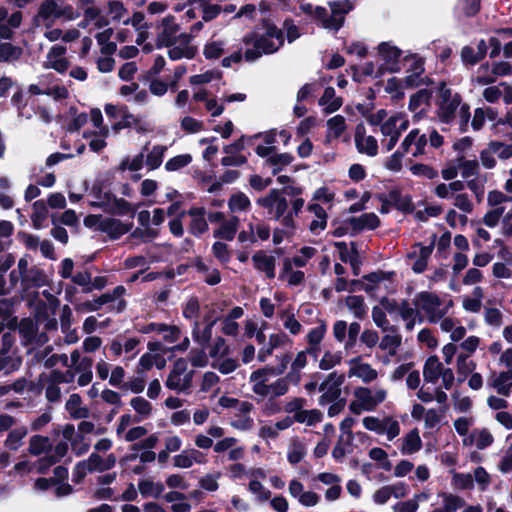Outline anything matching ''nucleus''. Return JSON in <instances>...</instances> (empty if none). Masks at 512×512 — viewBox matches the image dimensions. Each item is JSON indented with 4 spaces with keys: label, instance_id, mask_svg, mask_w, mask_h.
<instances>
[{
    "label": "nucleus",
    "instance_id": "37998d69",
    "mask_svg": "<svg viewBox=\"0 0 512 512\" xmlns=\"http://www.w3.org/2000/svg\"><path fill=\"white\" fill-rule=\"evenodd\" d=\"M75 373L72 370L62 372L60 370H52L50 373L49 381L53 384L71 383L74 381Z\"/></svg>",
    "mask_w": 512,
    "mask_h": 512
},
{
    "label": "nucleus",
    "instance_id": "f03ea898",
    "mask_svg": "<svg viewBox=\"0 0 512 512\" xmlns=\"http://www.w3.org/2000/svg\"><path fill=\"white\" fill-rule=\"evenodd\" d=\"M413 303L415 306L421 307V309L429 316V321L432 323L443 318L447 313L445 309H438L442 303L441 299L438 295L432 292H419L413 300Z\"/></svg>",
    "mask_w": 512,
    "mask_h": 512
},
{
    "label": "nucleus",
    "instance_id": "a211bd4d",
    "mask_svg": "<svg viewBox=\"0 0 512 512\" xmlns=\"http://www.w3.org/2000/svg\"><path fill=\"white\" fill-rule=\"evenodd\" d=\"M439 496L443 498L444 505L442 508L433 509L431 512H456L465 506V500L451 493L441 492Z\"/></svg>",
    "mask_w": 512,
    "mask_h": 512
},
{
    "label": "nucleus",
    "instance_id": "39448f33",
    "mask_svg": "<svg viewBox=\"0 0 512 512\" xmlns=\"http://www.w3.org/2000/svg\"><path fill=\"white\" fill-rule=\"evenodd\" d=\"M133 227V223H123L116 218H105L99 223V230L106 233L111 240H117L128 233Z\"/></svg>",
    "mask_w": 512,
    "mask_h": 512
},
{
    "label": "nucleus",
    "instance_id": "0e129e2a",
    "mask_svg": "<svg viewBox=\"0 0 512 512\" xmlns=\"http://www.w3.org/2000/svg\"><path fill=\"white\" fill-rule=\"evenodd\" d=\"M137 72V65L135 62H126L124 63L119 71L118 76L123 81H131Z\"/></svg>",
    "mask_w": 512,
    "mask_h": 512
},
{
    "label": "nucleus",
    "instance_id": "603ef678",
    "mask_svg": "<svg viewBox=\"0 0 512 512\" xmlns=\"http://www.w3.org/2000/svg\"><path fill=\"white\" fill-rule=\"evenodd\" d=\"M404 116L405 115L403 113L398 112L389 117L385 122L381 124L382 134L388 136L394 132H397L396 124L400 119L404 118Z\"/></svg>",
    "mask_w": 512,
    "mask_h": 512
},
{
    "label": "nucleus",
    "instance_id": "ea45409f",
    "mask_svg": "<svg viewBox=\"0 0 512 512\" xmlns=\"http://www.w3.org/2000/svg\"><path fill=\"white\" fill-rule=\"evenodd\" d=\"M410 171L412 172V174H414L416 176H423L430 180H432L438 176V171L436 169H434L430 165L422 164V163L413 164L410 167Z\"/></svg>",
    "mask_w": 512,
    "mask_h": 512
},
{
    "label": "nucleus",
    "instance_id": "0eeeda50",
    "mask_svg": "<svg viewBox=\"0 0 512 512\" xmlns=\"http://www.w3.org/2000/svg\"><path fill=\"white\" fill-rule=\"evenodd\" d=\"M346 223L350 224L352 227L351 236H355L364 229H377L381 221L375 213L370 212L364 213L359 217H350L346 220Z\"/></svg>",
    "mask_w": 512,
    "mask_h": 512
},
{
    "label": "nucleus",
    "instance_id": "e2e57ef3",
    "mask_svg": "<svg viewBox=\"0 0 512 512\" xmlns=\"http://www.w3.org/2000/svg\"><path fill=\"white\" fill-rule=\"evenodd\" d=\"M461 60L464 65L470 66H474L481 61L474 49L468 45L464 46L461 50Z\"/></svg>",
    "mask_w": 512,
    "mask_h": 512
},
{
    "label": "nucleus",
    "instance_id": "5701e85b",
    "mask_svg": "<svg viewBox=\"0 0 512 512\" xmlns=\"http://www.w3.org/2000/svg\"><path fill=\"white\" fill-rule=\"evenodd\" d=\"M347 307L353 311L354 316L360 320L364 319L367 315V306L364 298L361 295L347 296L345 299Z\"/></svg>",
    "mask_w": 512,
    "mask_h": 512
},
{
    "label": "nucleus",
    "instance_id": "412c9836",
    "mask_svg": "<svg viewBox=\"0 0 512 512\" xmlns=\"http://www.w3.org/2000/svg\"><path fill=\"white\" fill-rule=\"evenodd\" d=\"M305 201L303 198H295L291 201V210L286 211L284 216L281 219V224L288 229L295 230L296 223L294 221V217L298 216L304 207Z\"/></svg>",
    "mask_w": 512,
    "mask_h": 512
},
{
    "label": "nucleus",
    "instance_id": "2eb2a0df",
    "mask_svg": "<svg viewBox=\"0 0 512 512\" xmlns=\"http://www.w3.org/2000/svg\"><path fill=\"white\" fill-rule=\"evenodd\" d=\"M443 370V364L436 355L429 356L423 367V377L425 382L436 383Z\"/></svg>",
    "mask_w": 512,
    "mask_h": 512
},
{
    "label": "nucleus",
    "instance_id": "7c9ffc66",
    "mask_svg": "<svg viewBox=\"0 0 512 512\" xmlns=\"http://www.w3.org/2000/svg\"><path fill=\"white\" fill-rule=\"evenodd\" d=\"M165 150V146L156 145L153 147L152 151L146 157V165L150 170H155L160 167L163 162Z\"/></svg>",
    "mask_w": 512,
    "mask_h": 512
},
{
    "label": "nucleus",
    "instance_id": "bf43d9fd",
    "mask_svg": "<svg viewBox=\"0 0 512 512\" xmlns=\"http://www.w3.org/2000/svg\"><path fill=\"white\" fill-rule=\"evenodd\" d=\"M236 233L237 231L224 221L218 229L214 230L213 236L215 238L232 241Z\"/></svg>",
    "mask_w": 512,
    "mask_h": 512
},
{
    "label": "nucleus",
    "instance_id": "2f4dec72",
    "mask_svg": "<svg viewBox=\"0 0 512 512\" xmlns=\"http://www.w3.org/2000/svg\"><path fill=\"white\" fill-rule=\"evenodd\" d=\"M26 434L27 429L25 427L11 430L5 440V446L10 450H17L20 446L21 440L26 436Z\"/></svg>",
    "mask_w": 512,
    "mask_h": 512
},
{
    "label": "nucleus",
    "instance_id": "4be33fe9",
    "mask_svg": "<svg viewBox=\"0 0 512 512\" xmlns=\"http://www.w3.org/2000/svg\"><path fill=\"white\" fill-rule=\"evenodd\" d=\"M476 363L473 360L468 361V355L460 354L457 357V382L463 383L467 377L474 373Z\"/></svg>",
    "mask_w": 512,
    "mask_h": 512
},
{
    "label": "nucleus",
    "instance_id": "6e6552de",
    "mask_svg": "<svg viewBox=\"0 0 512 512\" xmlns=\"http://www.w3.org/2000/svg\"><path fill=\"white\" fill-rule=\"evenodd\" d=\"M378 52L386 64L389 65L388 72L397 73L400 71V57L402 51L390 45L388 42H382L378 45Z\"/></svg>",
    "mask_w": 512,
    "mask_h": 512
},
{
    "label": "nucleus",
    "instance_id": "69168bd1",
    "mask_svg": "<svg viewBox=\"0 0 512 512\" xmlns=\"http://www.w3.org/2000/svg\"><path fill=\"white\" fill-rule=\"evenodd\" d=\"M212 251L214 257H216L221 262H228L230 255L228 251V246L224 242L217 241L212 245Z\"/></svg>",
    "mask_w": 512,
    "mask_h": 512
},
{
    "label": "nucleus",
    "instance_id": "5fc2aeb1",
    "mask_svg": "<svg viewBox=\"0 0 512 512\" xmlns=\"http://www.w3.org/2000/svg\"><path fill=\"white\" fill-rule=\"evenodd\" d=\"M58 462H59L58 457H56L54 455H47V456L41 457L37 461L36 471H37V473L42 474V475L47 474L49 472L50 468L52 466H54L55 464H57Z\"/></svg>",
    "mask_w": 512,
    "mask_h": 512
},
{
    "label": "nucleus",
    "instance_id": "774afa93",
    "mask_svg": "<svg viewBox=\"0 0 512 512\" xmlns=\"http://www.w3.org/2000/svg\"><path fill=\"white\" fill-rule=\"evenodd\" d=\"M418 507V501L416 499H411L407 501L397 502L393 506V509L395 512H416Z\"/></svg>",
    "mask_w": 512,
    "mask_h": 512
},
{
    "label": "nucleus",
    "instance_id": "680f3d73",
    "mask_svg": "<svg viewBox=\"0 0 512 512\" xmlns=\"http://www.w3.org/2000/svg\"><path fill=\"white\" fill-rule=\"evenodd\" d=\"M229 351H230L229 347L225 346V339L221 336H218L209 351V355L212 358H216L219 355H221V356L228 355Z\"/></svg>",
    "mask_w": 512,
    "mask_h": 512
},
{
    "label": "nucleus",
    "instance_id": "c9c22d12",
    "mask_svg": "<svg viewBox=\"0 0 512 512\" xmlns=\"http://www.w3.org/2000/svg\"><path fill=\"white\" fill-rule=\"evenodd\" d=\"M224 54L223 43L221 41H212L205 44L203 55L208 60L220 58Z\"/></svg>",
    "mask_w": 512,
    "mask_h": 512
},
{
    "label": "nucleus",
    "instance_id": "052dcab7",
    "mask_svg": "<svg viewBox=\"0 0 512 512\" xmlns=\"http://www.w3.org/2000/svg\"><path fill=\"white\" fill-rule=\"evenodd\" d=\"M203 127V122L191 116H185L181 120V128L188 133H197Z\"/></svg>",
    "mask_w": 512,
    "mask_h": 512
},
{
    "label": "nucleus",
    "instance_id": "393cba45",
    "mask_svg": "<svg viewBox=\"0 0 512 512\" xmlns=\"http://www.w3.org/2000/svg\"><path fill=\"white\" fill-rule=\"evenodd\" d=\"M33 213L31 215V220L33 227L35 229H40L42 227L43 221L47 218L48 209L44 200H37L33 203Z\"/></svg>",
    "mask_w": 512,
    "mask_h": 512
},
{
    "label": "nucleus",
    "instance_id": "20e7f679",
    "mask_svg": "<svg viewBox=\"0 0 512 512\" xmlns=\"http://www.w3.org/2000/svg\"><path fill=\"white\" fill-rule=\"evenodd\" d=\"M91 205L93 207L103 208L106 213L111 215H129L131 218H134L136 214V209L124 198L113 197V203L111 204H107L105 202H93Z\"/></svg>",
    "mask_w": 512,
    "mask_h": 512
},
{
    "label": "nucleus",
    "instance_id": "f8f14e48",
    "mask_svg": "<svg viewBox=\"0 0 512 512\" xmlns=\"http://www.w3.org/2000/svg\"><path fill=\"white\" fill-rule=\"evenodd\" d=\"M252 261L256 270L264 272L268 279L275 277V258L268 256L264 251L259 250L252 256Z\"/></svg>",
    "mask_w": 512,
    "mask_h": 512
},
{
    "label": "nucleus",
    "instance_id": "a18cd8bd",
    "mask_svg": "<svg viewBox=\"0 0 512 512\" xmlns=\"http://www.w3.org/2000/svg\"><path fill=\"white\" fill-rule=\"evenodd\" d=\"M125 110L123 112L122 120L115 123L112 128L115 132H119L122 129L125 128H131L133 124L140 123V119L136 118L133 114H131L127 107H124Z\"/></svg>",
    "mask_w": 512,
    "mask_h": 512
},
{
    "label": "nucleus",
    "instance_id": "cd10ccee",
    "mask_svg": "<svg viewBox=\"0 0 512 512\" xmlns=\"http://www.w3.org/2000/svg\"><path fill=\"white\" fill-rule=\"evenodd\" d=\"M24 282L30 283L32 287L40 288L47 284V276L42 269L32 267L23 279Z\"/></svg>",
    "mask_w": 512,
    "mask_h": 512
},
{
    "label": "nucleus",
    "instance_id": "72a5a7b5",
    "mask_svg": "<svg viewBox=\"0 0 512 512\" xmlns=\"http://www.w3.org/2000/svg\"><path fill=\"white\" fill-rule=\"evenodd\" d=\"M354 396L358 401L364 405L365 411H373V396L371 390L367 387H357L354 391Z\"/></svg>",
    "mask_w": 512,
    "mask_h": 512
},
{
    "label": "nucleus",
    "instance_id": "473e14b6",
    "mask_svg": "<svg viewBox=\"0 0 512 512\" xmlns=\"http://www.w3.org/2000/svg\"><path fill=\"white\" fill-rule=\"evenodd\" d=\"M192 162V156L190 154H181L170 158L166 164L165 169L167 171H177L186 166H188Z\"/></svg>",
    "mask_w": 512,
    "mask_h": 512
},
{
    "label": "nucleus",
    "instance_id": "f257e3e1",
    "mask_svg": "<svg viewBox=\"0 0 512 512\" xmlns=\"http://www.w3.org/2000/svg\"><path fill=\"white\" fill-rule=\"evenodd\" d=\"M245 45H252V49H247L244 58L247 62H253L260 58L263 54H273L281 46L276 45L271 38L264 35H258L256 32H249L243 37Z\"/></svg>",
    "mask_w": 512,
    "mask_h": 512
},
{
    "label": "nucleus",
    "instance_id": "c03bdc74",
    "mask_svg": "<svg viewBox=\"0 0 512 512\" xmlns=\"http://www.w3.org/2000/svg\"><path fill=\"white\" fill-rule=\"evenodd\" d=\"M126 293V288L123 285L116 286L111 292H106L98 297L99 305H105L114 302L116 299L122 297Z\"/></svg>",
    "mask_w": 512,
    "mask_h": 512
},
{
    "label": "nucleus",
    "instance_id": "3c124183",
    "mask_svg": "<svg viewBox=\"0 0 512 512\" xmlns=\"http://www.w3.org/2000/svg\"><path fill=\"white\" fill-rule=\"evenodd\" d=\"M462 162L459 165L461 168V175L464 179H468L471 176L478 174L479 164L477 160H465L461 157Z\"/></svg>",
    "mask_w": 512,
    "mask_h": 512
},
{
    "label": "nucleus",
    "instance_id": "bb28decb",
    "mask_svg": "<svg viewBox=\"0 0 512 512\" xmlns=\"http://www.w3.org/2000/svg\"><path fill=\"white\" fill-rule=\"evenodd\" d=\"M223 77V72L219 69L207 70L202 74L192 75L189 78L191 85H201L210 83L212 80H220Z\"/></svg>",
    "mask_w": 512,
    "mask_h": 512
},
{
    "label": "nucleus",
    "instance_id": "aec40b11",
    "mask_svg": "<svg viewBox=\"0 0 512 512\" xmlns=\"http://www.w3.org/2000/svg\"><path fill=\"white\" fill-rule=\"evenodd\" d=\"M422 447V440L417 428L412 429L404 438L401 453L410 455L418 452Z\"/></svg>",
    "mask_w": 512,
    "mask_h": 512
},
{
    "label": "nucleus",
    "instance_id": "9b49d317",
    "mask_svg": "<svg viewBox=\"0 0 512 512\" xmlns=\"http://www.w3.org/2000/svg\"><path fill=\"white\" fill-rule=\"evenodd\" d=\"M361 356H357L350 360L353 366L348 372V376H357L365 383H370L377 378V371L373 369L368 363H360Z\"/></svg>",
    "mask_w": 512,
    "mask_h": 512
},
{
    "label": "nucleus",
    "instance_id": "c756f323",
    "mask_svg": "<svg viewBox=\"0 0 512 512\" xmlns=\"http://www.w3.org/2000/svg\"><path fill=\"white\" fill-rule=\"evenodd\" d=\"M262 27L265 29L264 36L276 39L279 42V46L284 45V33L281 29H279L269 18L262 19Z\"/></svg>",
    "mask_w": 512,
    "mask_h": 512
},
{
    "label": "nucleus",
    "instance_id": "79ce46f5",
    "mask_svg": "<svg viewBox=\"0 0 512 512\" xmlns=\"http://www.w3.org/2000/svg\"><path fill=\"white\" fill-rule=\"evenodd\" d=\"M130 405L133 409L142 416H148L152 412V405L149 401L141 396H136L131 399Z\"/></svg>",
    "mask_w": 512,
    "mask_h": 512
},
{
    "label": "nucleus",
    "instance_id": "58836bf2",
    "mask_svg": "<svg viewBox=\"0 0 512 512\" xmlns=\"http://www.w3.org/2000/svg\"><path fill=\"white\" fill-rule=\"evenodd\" d=\"M174 466L178 468H190L194 462L202 464L205 462V459L195 458L190 456V453L187 451H183L181 454L175 455L174 458Z\"/></svg>",
    "mask_w": 512,
    "mask_h": 512
},
{
    "label": "nucleus",
    "instance_id": "9d476101",
    "mask_svg": "<svg viewBox=\"0 0 512 512\" xmlns=\"http://www.w3.org/2000/svg\"><path fill=\"white\" fill-rule=\"evenodd\" d=\"M175 17L173 15H168L162 20V25L164 29L161 34L158 35L156 40V48L161 49L163 47H172L176 43L175 33L179 30L178 25H173L171 28H168V23L173 22Z\"/></svg>",
    "mask_w": 512,
    "mask_h": 512
},
{
    "label": "nucleus",
    "instance_id": "b1692460",
    "mask_svg": "<svg viewBox=\"0 0 512 512\" xmlns=\"http://www.w3.org/2000/svg\"><path fill=\"white\" fill-rule=\"evenodd\" d=\"M228 207L233 213L237 211H247L251 207V201L245 193L238 191L230 196Z\"/></svg>",
    "mask_w": 512,
    "mask_h": 512
},
{
    "label": "nucleus",
    "instance_id": "4c0bfd02",
    "mask_svg": "<svg viewBox=\"0 0 512 512\" xmlns=\"http://www.w3.org/2000/svg\"><path fill=\"white\" fill-rule=\"evenodd\" d=\"M183 317L191 320L198 318L200 315V303L197 296H192L188 299L187 303L182 310Z\"/></svg>",
    "mask_w": 512,
    "mask_h": 512
},
{
    "label": "nucleus",
    "instance_id": "c85d7f7f",
    "mask_svg": "<svg viewBox=\"0 0 512 512\" xmlns=\"http://www.w3.org/2000/svg\"><path fill=\"white\" fill-rule=\"evenodd\" d=\"M432 98V91L429 89H420L410 97L408 109L415 112L423 103L429 104Z\"/></svg>",
    "mask_w": 512,
    "mask_h": 512
},
{
    "label": "nucleus",
    "instance_id": "a19ab883",
    "mask_svg": "<svg viewBox=\"0 0 512 512\" xmlns=\"http://www.w3.org/2000/svg\"><path fill=\"white\" fill-rule=\"evenodd\" d=\"M327 126L334 138H339L346 130L345 118L342 115H336L327 121Z\"/></svg>",
    "mask_w": 512,
    "mask_h": 512
},
{
    "label": "nucleus",
    "instance_id": "4468645a",
    "mask_svg": "<svg viewBox=\"0 0 512 512\" xmlns=\"http://www.w3.org/2000/svg\"><path fill=\"white\" fill-rule=\"evenodd\" d=\"M87 463H88V471L89 472H94V471L103 472L106 470H110L115 466L116 457L113 453H111L104 460L99 454L92 453L89 456Z\"/></svg>",
    "mask_w": 512,
    "mask_h": 512
},
{
    "label": "nucleus",
    "instance_id": "de8ad7c7",
    "mask_svg": "<svg viewBox=\"0 0 512 512\" xmlns=\"http://www.w3.org/2000/svg\"><path fill=\"white\" fill-rule=\"evenodd\" d=\"M331 12L334 16L345 17L353 9V4L349 0L329 2Z\"/></svg>",
    "mask_w": 512,
    "mask_h": 512
},
{
    "label": "nucleus",
    "instance_id": "8fccbe9b",
    "mask_svg": "<svg viewBox=\"0 0 512 512\" xmlns=\"http://www.w3.org/2000/svg\"><path fill=\"white\" fill-rule=\"evenodd\" d=\"M453 484L461 490H469L474 487V480L471 474L454 473Z\"/></svg>",
    "mask_w": 512,
    "mask_h": 512
},
{
    "label": "nucleus",
    "instance_id": "6e6d98bb",
    "mask_svg": "<svg viewBox=\"0 0 512 512\" xmlns=\"http://www.w3.org/2000/svg\"><path fill=\"white\" fill-rule=\"evenodd\" d=\"M504 210L505 207L501 206L486 212V214L483 217L484 224L491 228L495 227L499 223V220L503 215Z\"/></svg>",
    "mask_w": 512,
    "mask_h": 512
},
{
    "label": "nucleus",
    "instance_id": "49530a36",
    "mask_svg": "<svg viewBox=\"0 0 512 512\" xmlns=\"http://www.w3.org/2000/svg\"><path fill=\"white\" fill-rule=\"evenodd\" d=\"M326 333V326L324 323L312 328L307 334V342L310 346H319Z\"/></svg>",
    "mask_w": 512,
    "mask_h": 512
},
{
    "label": "nucleus",
    "instance_id": "6ab92c4d",
    "mask_svg": "<svg viewBox=\"0 0 512 512\" xmlns=\"http://www.w3.org/2000/svg\"><path fill=\"white\" fill-rule=\"evenodd\" d=\"M294 160V156L288 152L274 154L268 157L265 161V164L272 167V175H278L285 166L290 165Z\"/></svg>",
    "mask_w": 512,
    "mask_h": 512
},
{
    "label": "nucleus",
    "instance_id": "1a4fd4ad",
    "mask_svg": "<svg viewBox=\"0 0 512 512\" xmlns=\"http://www.w3.org/2000/svg\"><path fill=\"white\" fill-rule=\"evenodd\" d=\"M388 199L393 208L404 213L412 214L415 211V205L411 195H402V191L399 187H393L387 194Z\"/></svg>",
    "mask_w": 512,
    "mask_h": 512
},
{
    "label": "nucleus",
    "instance_id": "423d86ee",
    "mask_svg": "<svg viewBox=\"0 0 512 512\" xmlns=\"http://www.w3.org/2000/svg\"><path fill=\"white\" fill-rule=\"evenodd\" d=\"M186 214L191 217L189 224V233L195 237H200L209 229L207 219L205 218V207H191Z\"/></svg>",
    "mask_w": 512,
    "mask_h": 512
},
{
    "label": "nucleus",
    "instance_id": "dca6fc26",
    "mask_svg": "<svg viewBox=\"0 0 512 512\" xmlns=\"http://www.w3.org/2000/svg\"><path fill=\"white\" fill-rule=\"evenodd\" d=\"M204 321L206 322L205 327L202 332L199 331V323L196 321L194 323V327L192 329V337L195 342H198L202 346H206L209 344L212 338V328L216 323V319H210L209 315L204 317Z\"/></svg>",
    "mask_w": 512,
    "mask_h": 512
},
{
    "label": "nucleus",
    "instance_id": "e433bc0d",
    "mask_svg": "<svg viewBox=\"0 0 512 512\" xmlns=\"http://www.w3.org/2000/svg\"><path fill=\"white\" fill-rule=\"evenodd\" d=\"M59 11L56 0H45L38 9V16L43 20H47L51 17L56 18Z\"/></svg>",
    "mask_w": 512,
    "mask_h": 512
},
{
    "label": "nucleus",
    "instance_id": "13d9d810",
    "mask_svg": "<svg viewBox=\"0 0 512 512\" xmlns=\"http://www.w3.org/2000/svg\"><path fill=\"white\" fill-rule=\"evenodd\" d=\"M305 453V447L301 443H294L293 448L287 454V459L290 464L296 465L302 461Z\"/></svg>",
    "mask_w": 512,
    "mask_h": 512
},
{
    "label": "nucleus",
    "instance_id": "7ed1b4c3",
    "mask_svg": "<svg viewBox=\"0 0 512 512\" xmlns=\"http://www.w3.org/2000/svg\"><path fill=\"white\" fill-rule=\"evenodd\" d=\"M256 202L265 209H274L275 220H281L288 209L287 199L277 188L271 189L265 197L258 198Z\"/></svg>",
    "mask_w": 512,
    "mask_h": 512
},
{
    "label": "nucleus",
    "instance_id": "f704fd0d",
    "mask_svg": "<svg viewBox=\"0 0 512 512\" xmlns=\"http://www.w3.org/2000/svg\"><path fill=\"white\" fill-rule=\"evenodd\" d=\"M400 335H384L380 341L379 347L382 350H389V355L394 356L397 348L401 345Z\"/></svg>",
    "mask_w": 512,
    "mask_h": 512
},
{
    "label": "nucleus",
    "instance_id": "ddd939ff",
    "mask_svg": "<svg viewBox=\"0 0 512 512\" xmlns=\"http://www.w3.org/2000/svg\"><path fill=\"white\" fill-rule=\"evenodd\" d=\"M461 96L456 93L450 102L439 104L438 117L442 123L449 124L455 118V112L461 104Z\"/></svg>",
    "mask_w": 512,
    "mask_h": 512
},
{
    "label": "nucleus",
    "instance_id": "4d7b16f0",
    "mask_svg": "<svg viewBox=\"0 0 512 512\" xmlns=\"http://www.w3.org/2000/svg\"><path fill=\"white\" fill-rule=\"evenodd\" d=\"M219 477L220 473H217L216 475L207 474L199 480V486L206 491L214 492L219 488V484L217 482Z\"/></svg>",
    "mask_w": 512,
    "mask_h": 512
},
{
    "label": "nucleus",
    "instance_id": "864d4df0",
    "mask_svg": "<svg viewBox=\"0 0 512 512\" xmlns=\"http://www.w3.org/2000/svg\"><path fill=\"white\" fill-rule=\"evenodd\" d=\"M363 425L367 430L374 431L378 434H383L386 430V423H384V420L381 421L373 416L365 417L363 419Z\"/></svg>",
    "mask_w": 512,
    "mask_h": 512
},
{
    "label": "nucleus",
    "instance_id": "09e8293b",
    "mask_svg": "<svg viewBox=\"0 0 512 512\" xmlns=\"http://www.w3.org/2000/svg\"><path fill=\"white\" fill-rule=\"evenodd\" d=\"M342 356L340 353L332 354L330 351H326L319 362V368L322 370H329L340 364Z\"/></svg>",
    "mask_w": 512,
    "mask_h": 512
},
{
    "label": "nucleus",
    "instance_id": "a878e982",
    "mask_svg": "<svg viewBox=\"0 0 512 512\" xmlns=\"http://www.w3.org/2000/svg\"><path fill=\"white\" fill-rule=\"evenodd\" d=\"M22 55V49L9 42L0 43V62L18 60Z\"/></svg>",
    "mask_w": 512,
    "mask_h": 512
},
{
    "label": "nucleus",
    "instance_id": "f3484780",
    "mask_svg": "<svg viewBox=\"0 0 512 512\" xmlns=\"http://www.w3.org/2000/svg\"><path fill=\"white\" fill-rule=\"evenodd\" d=\"M52 448L53 446L47 436L33 435L29 440L28 452L33 456H40L43 453H48Z\"/></svg>",
    "mask_w": 512,
    "mask_h": 512
},
{
    "label": "nucleus",
    "instance_id": "338daca9",
    "mask_svg": "<svg viewBox=\"0 0 512 512\" xmlns=\"http://www.w3.org/2000/svg\"><path fill=\"white\" fill-rule=\"evenodd\" d=\"M372 319L377 327L384 331L388 329L389 322L387 320L384 310L378 306L372 308Z\"/></svg>",
    "mask_w": 512,
    "mask_h": 512
}]
</instances>
